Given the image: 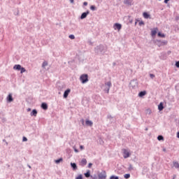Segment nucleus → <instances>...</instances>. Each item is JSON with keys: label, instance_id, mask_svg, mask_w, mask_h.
<instances>
[{"label": "nucleus", "instance_id": "obj_30", "mask_svg": "<svg viewBox=\"0 0 179 179\" xmlns=\"http://www.w3.org/2000/svg\"><path fill=\"white\" fill-rule=\"evenodd\" d=\"M73 149L76 153H79V150H78L76 146H73Z\"/></svg>", "mask_w": 179, "mask_h": 179}, {"label": "nucleus", "instance_id": "obj_17", "mask_svg": "<svg viewBox=\"0 0 179 179\" xmlns=\"http://www.w3.org/2000/svg\"><path fill=\"white\" fill-rule=\"evenodd\" d=\"M143 16L145 19H149L150 17V14L148 13V12H144L143 13Z\"/></svg>", "mask_w": 179, "mask_h": 179}, {"label": "nucleus", "instance_id": "obj_1", "mask_svg": "<svg viewBox=\"0 0 179 179\" xmlns=\"http://www.w3.org/2000/svg\"><path fill=\"white\" fill-rule=\"evenodd\" d=\"M94 51L96 54H101V55H104L106 51H107V49L104 47L103 45H99L94 48Z\"/></svg>", "mask_w": 179, "mask_h": 179}, {"label": "nucleus", "instance_id": "obj_23", "mask_svg": "<svg viewBox=\"0 0 179 179\" xmlns=\"http://www.w3.org/2000/svg\"><path fill=\"white\" fill-rule=\"evenodd\" d=\"M124 5H129V6L132 5V3L131 2L130 0H124Z\"/></svg>", "mask_w": 179, "mask_h": 179}, {"label": "nucleus", "instance_id": "obj_21", "mask_svg": "<svg viewBox=\"0 0 179 179\" xmlns=\"http://www.w3.org/2000/svg\"><path fill=\"white\" fill-rule=\"evenodd\" d=\"M156 34H157V28L151 31V36H152V37L156 36Z\"/></svg>", "mask_w": 179, "mask_h": 179}, {"label": "nucleus", "instance_id": "obj_35", "mask_svg": "<svg viewBox=\"0 0 179 179\" xmlns=\"http://www.w3.org/2000/svg\"><path fill=\"white\" fill-rule=\"evenodd\" d=\"M92 179H97V175L94 174L93 176H91Z\"/></svg>", "mask_w": 179, "mask_h": 179}, {"label": "nucleus", "instance_id": "obj_7", "mask_svg": "<svg viewBox=\"0 0 179 179\" xmlns=\"http://www.w3.org/2000/svg\"><path fill=\"white\" fill-rule=\"evenodd\" d=\"M89 13H90V11H89V10H87L86 12L83 13L80 17V19H81V20H83V19H86Z\"/></svg>", "mask_w": 179, "mask_h": 179}, {"label": "nucleus", "instance_id": "obj_27", "mask_svg": "<svg viewBox=\"0 0 179 179\" xmlns=\"http://www.w3.org/2000/svg\"><path fill=\"white\" fill-rule=\"evenodd\" d=\"M157 140L158 141H164V137H163V136H162V135H159L157 136Z\"/></svg>", "mask_w": 179, "mask_h": 179}, {"label": "nucleus", "instance_id": "obj_22", "mask_svg": "<svg viewBox=\"0 0 179 179\" xmlns=\"http://www.w3.org/2000/svg\"><path fill=\"white\" fill-rule=\"evenodd\" d=\"M157 36H158V37H160L161 38H164V37H166V34H164L160 31H159L157 33Z\"/></svg>", "mask_w": 179, "mask_h": 179}, {"label": "nucleus", "instance_id": "obj_51", "mask_svg": "<svg viewBox=\"0 0 179 179\" xmlns=\"http://www.w3.org/2000/svg\"><path fill=\"white\" fill-rule=\"evenodd\" d=\"M27 111H31V108H29L27 109Z\"/></svg>", "mask_w": 179, "mask_h": 179}, {"label": "nucleus", "instance_id": "obj_25", "mask_svg": "<svg viewBox=\"0 0 179 179\" xmlns=\"http://www.w3.org/2000/svg\"><path fill=\"white\" fill-rule=\"evenodd\" d=\"M173 166L175 169H179V164L177 162H173Z\"/></svg>", "mask_w": 179, "mask_h": 179}, {"label": "nucleus", "instance_id": "obj_37", "mask_svg": "<svg viewBox=\"0 0 179 179\" xmlns=\"http://www.w3.org/2000/svg\"><path fill=\"white\" fill-rule=\"evenodd\" d=\"M147 114H149V115H150V114H152V110L150 109H147Z\"/></svg>", "mask_w": 179, "mask_h": 179}, {"label": "nucleus", "instance_id": "obj_5", "mask_svg": "<svg viewBox=\"0 0 179 179\" xmlns=\"http://www.w3.org/2000/svg\"><path fill=\"white\" fill-rule=\"evenodd\" d=\"M98 177L99 179H106L107 178V173L106 172V171H102L98 174Z\"/></svg>", "mask_w": 179, "mask_h": 179}, {"label": "nucleus", "instance_id": "obj_29", "mask_svg": "<svg viewBox=\"0 0 179 179\" xmlns=\"http://www.w3.org/2000/svg\"><path fill=\"white\" fill-rule=\"evenodd\" d=\"M129 157V152H124V159H128Z\"/></svg>", "mask_w": 179, "mask_h": 179}, {"label": "nucleus", "instance_id": "obj_40", "mask_svg": "<svg viewBox=\"0 0 179 179\" xmlns=\"http://www.w3.org/2000/svg\"><path fill=\"white\" fill-rule=\"evenodd\" d=\"M139 26H142V24H145V22L143 21H141L138 22Z\"/></svg>", "mask_w": 179, "mask_h": 179}, {"label": "nucleus", "instance_id": "obj_43", "mask_svg": "<svg viewBox=\"0 0 179 179\" xmlns=\"http://www.w3.org/2000/svg\"><path fill=\"white\" fill-rule=\"evenodd\" d=\"M3 142H5L6 146H8V142H6V139H3Z\"/></svg>", "mask_w": 179, "mask_h": 179}, {"label": "nucleus", "instance_id": "obj_26", "mask_svg": "<svg viewBox=\"0 0 179 179\" xmlns=\"http://www.w3.org/2000/svg\"><path fill=\"white\" fill-rule=\"evenodd\" d=\"M48 65V62L47 61H44L42 64V68H45Z\"/></svg>", "mask_w": 179, "mask_h": 179}, {"label": "nucleus", "instance_id": "obj_57", "mask_svg": "<svg viewBox=\"0 0 179 179\" xmlns=\"http://www.w3.org/2000/svg\"><path fill=\"white\" fill-rule=\"evenodd\" d=\"M158 1H162V0H158Z\"/></svg>", "mask_w": 179, "mask_h": 179}, {"label": "nucleus", "instance_id": "obj_47", "mask_svg": "<svg viewBox=\"0 0 179 179\" xmlns=\"http://www.w3.org/2000/svg\"><path fill=\"white\" fill-rule=\"evenodd\" d=\"M107 117L108 118H113V116H111L110 115H108Z\"/></svg>", "mask_w": 179, "mask_h": 179}, {"label": "nucleus", "instance_id": "obj_13", "mask_svg": "<svg viewBox=\"0 0 179 179\" xmlns=\"http://www.w3.org/2000/svg\"><path fill=\"white\" fill-rule=\"evenodd\" d=\"M71 167L73 171H76V170H78V165L75 162H71Z\"/></svg>", "mask_w": 179, "mask_h": 179}, {"label": "nucleus", "instance_id": "obj_2", "mask_svg": "<svg viewBox=\"0 0 179 179\" xmlns=\"http://www.w3.org/2000/svg\"><path fill=\"white\" fill-rule=\"evenodd\" d=\"M80 80L81 83L85 85V83H87L89 82V75L87 74H83L80 77Z\"/></svg>", "mask_w": 179, "mask_h": 179}, {"label": "nucleus", "instance_id": "obj_20", "mask_svg": "<svg viewBox=\"0 0 179 179\" xmlns=\"http://www.w3.org/2000/svg\"><path fill=\"white\" fill-rule=\"evenodd\" d=\"M143 96H146V91H141L138 93V97H143Z\"/></svg>", "mask_w": 179, "mask_h": 179}, {"label": "nucleus", "instance_id": "obj_4", "mask_svg": "<svg viewBox=\"0 0 179 179\" xmlns=\"http://www.w3.org/2000/svg\"><path fill=\"white\" fill-rule=\"evenodd\" d=\"M111 86H113L111 81H108L106 83L104 92H106V93H108V94L110 93V88L111 87Z\"/></svg>", "mask_w": 179, "mask_h": 179}, {"label": "nucleus", "instance_id": "obj_24", "mask_svg": "<svg viewBox=\"0 0 179 179\" xmlns=\"http://www.w3.org/2000/svg\"><path fill=\"white\" fill-rule=\"evenodd\" d=\"M63 159L62 158H59L57 159H56L55 162L56 163V164H59V163H61V162H62Z\"/></svg>", "mask_w": 179, "mask_h": 179}, {"label": "nucleus", "instance_id": "obj_46", "mask_svg": "<svg viewBox=\"0 0 179 179\" xmlns=\"http://www.w3.org/2000/svg\"><path fill=\"white\" fill-rule=\"evenodd\" d=\"M129 170H132V165H129Z\"/></svg>", "mask_w": 179, "mask_h": 179}, {"label": "nucleus", "instance_id": "obj_55", "mask_svg": "<svg viewBox=\"0 0 179 179\" xmlns=\"http://www.w3.org/2000/svg\"><path fill=\"white\" fill-rule=\"evenodd\" d=\"M148 127H147V128H145V131H148Z\"/></svg>", "mask_w": 179, "mask_h": 179}, {"label": "nucleus", "instance_id": "obj_16", "mask_svg": "<svg viewBox=\"0 0 179 179\" xmlns=\"http://www.w3.org/2000/svg\"><path fill=\"white\" fill-rule=\"evenodd\" d=\"M31 117H37V110L34 109L30 113Z\"/></svg>", "mask_w": 179, "mask_h": 179}, {"label": "nucleus", "instance_id": "obj_38", "mask_svg": "<svg viewBox=\"0 0 179 179\" xmlns=\"http://www.w3.org/2000/svg\"><path fill=\"white\" fill-rule=\"evenodd\" d=\"M150 78L151 79H154V78H155V74L150 73Z\"/></svg>", "mask_w": 179, "mask_h": 179}, {"label": "nucleus", "instance_id": "obj_9", "mask_svg": "<svg viewBox=\"0 0 179 179\" xmlns=\"http://www.w3.org/2000/svg\"><path fill=\"white\" fill-rule=\"evenodd\" d=\"M69 93H71V89L68 88L64 92V94H63L64 99H67L68 96H69Z\"/></svg>", "mask_w": 179, "mask_h": 179}, {"label": "nucleus", "instance_id": "obj_33", "mask_svg": "<svg viewBox=\"0 0 179 179\" xmlns=\"http://www.w3.org/2000/svg\"><path fill=\"white\" fill-rule=\"evenodd\" d=\"M90 9L91 10H93V11L96 10V6H91Z\"/></svg>", "mask_w": 179, "mask_h": 179}, {"label": "nucleus", "instance_id": "obj_18", "mask_svg": "<svg viewBox=\"0 0 179 179\" xmlns=\"http://www.w3.org/2000/svg\"><path fill=\"white\" fill-rule=\"evenodd\" d=\"M85 124H86V125H87V127H92L93 126V122H92V120H87L85 121Z\"/></svg>", "mask_w": 179, "mask_h": 179}, {"label": "nucleus", "instance_id": "obj_15", "mask_svg": "<svg viewBox=\"0 0 179 179\" xmlns=\"http://www.w3.org/2000/svg\"><path fill=\"white\" fill-rule=\"evenodd\" d=\"M158 110L159 111H163V110H164V104L163 102H160L158 105Z\"/></svg>", "mask_w": 179, "mask_h": 179}, {"label": "nucleus", "instance_id": "obj_54", "mask_svg": "<svg viewBox=\"0 0 179 179\" xmlns=\"http://www.w3.org/2000/svg\"><path fill=\"white\" fill-rule=\"evenodd\" d=\"M28 167H29V169H31V166H30V165H28Z\"/></svg>", "mask_w": 179, "mask_h": 179}, {"label": "nucleus", "instance_id": "obj_44", "mask_svg": "<svg viewBox=\"0 0 179 179\" xmlns=\"http://www.w3.org/2000/svg\"><path fill=\"white\" fill-rule=\"evenodd\" d=\"M169 1H170V0H164V3H169Z\"/></svg>", "mask_w": 179, "mask_h": 179}, {"label": "nucleus", "instance_id": "obj_42", "mask_svg": "<svg viewBox=\"0 0 179 179\" xmlns=\"http://www.w3.org/2000/svg\"><path fill=\"white\" fill-rule=\"evenodd\" d=\"M80 150H83V149H85V146L80 145Z\"/></svg>", "mask_w": 179, "mask_h": 179}, {"label": "nucleus", "instance_id": "obj_45", "mask_svg": "<svg viewBox=\"0 0 179 179\" xmlns=\"http://www.w3.org/2000/svg\"><path fill=\"white\" fill-rule=\"evenodd\" d=\"M83 5H84V6H87V1L84 2Z\"/></svg>", "mask_w": 179, "mask_h": 179}, {"label": "nucleus", "instance_id": "obj_32", "mask_svg": "<svg viewBox=\"0 0 179 179\" xmlns=\"http://www.w3.org/2000/svg\"><path fill=\"white\" fill-rule=\"evenodd\" d=\"M69 38H71V40H75V35H73V34H71V35H69Z\"/></svg>", "mask_w": 179, "mask_h": 179}, {"label": "nucleus", "instance_id": "obj_41", "mask_svg": "<svg viewBox=\"0 0 179 179\" xmlns=\"http://www.w3.org/2000/svg\"><path fill=\"white\" fill-rule=\"evenodd\" d=\"M80 122H81L82 125H85V120L81 119Z\"/></svg>", "mask_w": 179, "mask_h": 179}, {"label": "nucleus", "instance_id": "obj_11", "mask_svg": "<svg viewBox=\"0 0 179 179\" xmlns=\"http://www.w3.org/2000/svg\"><path fill=\"white\" fill-rule=\"evenodd\" d=\"M87 164V160L85 158L82 159V160L80 162V166H81V167H85V166H86Z\"/></svg>", "mask_w": 179, "mask_h": 179}, {"label": "nucleus", "instance_id": "obj_34", "mask_svg": "<svg viewBox=\"0 0 179 179\" xmlns=\"http://www.w3.org/2000/svg\"><path fill=\"white\" fill-rule=\"evenodd\" d=\"M22 142H27V138L26 136L22 137Z\"/></svg>", "mask_w": 179, "mask_h": 179}, {"label": "nucleus", "instance_id": "obj_6", "mask_svg": "<svg viewBox=\"0 0 179 179\" xmlns=\"http://www.w3.org/2000/svg\"><path fill=\"white\" fill-rule=\"evenodd\" d=\"M113 29L114 30H121V29H122V24L117 22V23H115L114 25H113Z\"/></svg>", "mask_w": 179, "mask_h": 179}, {"label": "nucleus", "instance_id": "obj_31", "mask_svg": "<svg viewBox=\"0 0 179 179\" xmlns=\"http://www.w3.org/2000/svg\"><path fill=\"white\" fill-rule=\"evenodd\" d=\"M76 179H83V176L82 174L78 175Z\"/></svg>", "mask_w": 179, "mask_h": 179}, {"label": "nucleus", "instance_id": "obj_8", "mask_svg": "<svg viewBox=\"0 0 179 179\" xmlns=\"http://www.w3.org/2000/svg\"><path fill=\"white\" fill-rule=\"evenodd\" d=\"M166 44H167L166 41L157 40V45L158 47H162V45H166Z\"/></svg>", "mask_w": 179, "mask_h": 179}, {"label": "nucleus", "instance_id": "obj_39", "mask_svg": "<svg viewBox=\"0 0 179 179\" xmlns=\"http://www.w3.org/2000/svg\"><path fill=\"white\" fill-rule=\"evenodd\" d=\"M93 166L92 163H89L88 164V169H92V166Z\"/></svg>", "mask_w": 179, "mask_h": 179}, {"label": "nucleus", "instance_id": "obj_28", "mask_svg": "<svg viewBox=\"0 0 179 179\" xmlns=\"http://www.w3.org/2000/svg\"><path fill=\"white\" fill-rule=\"evenodd\" d=\"M130 178H131V174H129V173H126L124 175V178H125V179H128Z\"/></svg>", "mask_w": 179, "mask_h": 179}, {"label": "nucleus", "instance_id": "obj_12", "mask_svg": "<svg viewBox=\"0 0 179 179\" xmlns=\"http://www.w3.org/2000/svg\"><path fill=\"white\" fill-rule=\"evenodd\" d=\"M130 85L133 88L136 87V86H138V80H131Z\"/></svg>", "mask_w": 179, "mask_h": 179}, {"label": "nucleus", "instance_id": "obj_10", "mask_svg": "<svg viewBox=\"0 0 179 179\" xmlns=\"http://www.w3.org/2000/svg\"><path fill=\"white\" fill-rule=\"evenodd\" d=\"M13 101V96H12V94H9L6 97V102L7 103H12Z\"/></svg>", "mask_w": 179, "mask_h": 179}, {"label": "nucleus", "instance_id": "obj_3", "mask_svg": "<svg viewBox=\"0 0 179 179\" xmlns=\"http://www.w3.org/2000/svg\"><path fill=\"white\" fill-rule=\"evenodd\" d=\"M13 69L15 71H20V73H24V72H26V69H24V67H22L20 64H15L13 66Z\"/></svg>", "mask_w": 179, "mask_h": 179}, {"label": "nucleus", "instance_id": "obj_50", "mask_svg": "<svg viewBox=\"0 0 179 179\" xmlns=\"http://www.w3.org/2000/svg\"><path fill=\"white\" fill-rule=\"evenodd\" d=\"M71 3H73L74 0H70Z\"/></svg>", "mask_w": 179, "mask_h": 179}, {"label": "nucleus", "instance_id": "obj_49", "mask_svg": "<svg viewBox=\"0 0 179 179\" xmlns=\"http://www.w3.org/2000/svg\"><path fill=\"white\" fill-rule=\"evenodd\" d=\"M113 66H115V65H117V63L113 62Z\"/></svg>", "mask_w": 179, "mask_h": 179}, {"label": "nucleus", "instance_id": "obj_48", "mask_svg": "<svg viewBox=\"0 0 179 179\" xmlns=\"http://www.w3.org/2000/svg\"><path fill=\"white\" fill-rule=\"evenodd\" d=\"M177 138L179 139V131L177 132Z\"/></svg>", "mask_w": 179, "mask_h": 179}, {"label": "nucleus", "instance_id": "obj_36", "mask_svg": "<svg viewBox=\"0 0 179 179\" xmlns=\"http://www.w3.org/2000/svg\"><path fill=\"white\" fill-rule=\"evenodd\" d=\"M175 66H176V68H179V61L176 62Z\"/></svg>", "mask_w": 179, "mask_h": 179}, {"label": "nucleus", "instance_id": "obj_14", "mask_svg": "<svg viewBox=\"0 0 179 179\" xmlns=\"http://www.w3.org/2000/svg\"><path fill=\"white\" fill-rule=\"evenodd\" d=\"M42 110H48V105L45 102H43L41 105Z\"/></svg>", "mask_w": 179, "mask_h": 179}, {"label": "nucleus", "instance_id": "obj_53", "mask_svg": "<svg viewBox=\"0 0 179 179\" xmlns=\"http://www.w3.org/2000/svg\"><path fill=\"white\" fill-rule=\"evenodd\" d=\"M168 54H171V51H168Z\"/></svg>", "mask_w": 179, "mask_h": 179}, {"label": "nucleus", "instance_id": "obj_52", "mask_svg": "<svg viewBox=\"0 0 179 179\" xmlns=\"http://www.w3.org/2000/svg\"><path fill=\"white\" fill-rule=\"evenodd\" d=\"M163 152H166V148H163Z\"/></svg>", "mask_w": 179, "mask_h": 179}, {"label": "nucleus", "instance_id": "obj_56", "mask_svg": "<svg viewBox=\"0 0 179 179\" xmlns=\"http://www.w3.org/2000/svg\"><path fill=\"white\" fill-rule=\"evenodd\" d=\"M137 22H135V24H136Z\"/></svg>", "mask_w": 179, "mask_h": 179}, {"label": "nucleus", "instance_id": "obj_19", "mask_svg": "<svg viewBox=\"0 0 179 179\" xmlns=\"http://www.w3.org/2000/svg\"><path fill=\"white\" fill-rule=\"evenodd\" d=\"M84 176L86 177V178L92 177V175H90V170H87V172L84 173Z\"/></svg>", "mask_w": 179, "mask_h": 179}]
</instances>
